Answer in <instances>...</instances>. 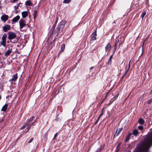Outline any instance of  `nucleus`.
<instances>
[{"label": "nucleus", "mask_w": 152, "mask_h": 152, "mask_svg": "<svg viewBox=\"0 0 152 152\" xmlns=\"http://www.w3.org/2000/svg\"><path fill=\"white\" fill-rule=\"evenodd\" d=\"M150 131L144 140L136 148V152H150L149 149L152 145V129Z\"/></svg>", "instance_id": "1"}, {"label": "nucleus", "mask_w": 152, "mask_h": 152, "mask_svg": "<svg viewBox=\"0 0 152 152\" xmlns=\"http://www.w3.org/2000/svg\"><path fill=\"white\" fill-rule=\"evenodd\" d=\"M66 23L65 20H62L58 25L56 28L54 30V32L57 33V35L61 33Z\"/></svg>", "instance_id": "2"}, {"label": "nucleus", "mask_w": 152, "mask_h": 152, "mask_svg": "<svg viewBox=\"0 0 152 152\" xmlns=\"http://www.w3.org/2000/svg\"><path fill=\"white\" fill-rule=\"evenodd\" d=\"M8 39L10 40L11 42L14 43L18 42V40L17 39L14 41L12 40L13 39H14L17 37L15 33L12 31H9L8 33Z\"/></svg>", "instance_id": "3"}, {"label": "nucleus", "mask_w": 152, "mask_h": 152, "mask_svg": "<svg viewBox=\"0 0 152 152\" xmlns=\"http://www.w3.org/2000/svg\"><path fill=\"white\" fill-rule=\"evenodd\" d=\"M7 35L4 34L1 38V41L0 42V44L3 47H5L6 46V39Z\"/></svg>", "instance_id": "4"}, {"label": "nucleus", "mask_w": 152, "mask_h": 152, "mask_svg": "<svg viewBox=\"0 0 152 152\" xmlns=\"http://www.w3.org/2000/svg\"><path fill=\"white\" fill-rule=\"evenodd\" d=\"M19 28L21 31H23L21 29L26 25V22L24 20L20 19L19 21Z\"/></svg>", "instance_id": "5"}, {"label": "nucleus", "mask_w": 152, "mask_h": 152, "mask_svg": "<svg viewBox=\"0 0 152 152\" xmlns=\"http://www.w3.org/2000/svg\"><path fill=\"white\" fill-rule=\"evenodd\" d=\"M97 35L96 31H94L93 33H92L91 35V38L90 41V43H92V41H93L96 40V36Z\"/></svg>", "instance_id": "6"}, {"label": "nucleus", "mask_w": 152, "mask_h": 152, "mask_svg": "<svg viewBox=\"0 0 152 152\" xmlns=\"http://www.w3.org/2000/svg\"><path fill=\"white\" fill-rule=\"evenodd\" d=\"M10 26L9 25L7 24L3 27V29L5 32H7L10 30Z\"/></svg>", "instance_id": "7"}, {"label": "nucleus", "mask_w": 152, "mask_h": 152, "mask_svg": "<svg viewBox=\"0 0 152 152\" xmlns=\"http://www.w3.org/2000/svg\"><path fill=\"white\" fill-rule=\"evenodd\" d=\"M8 18L9 17L8 15H5L1 16V19L4 23L8 20Z\"/></svg>", "instance_id": "8"}, {"label": "nucleus", "mask_w": 152, "mask_h": 152, "mask_svg": "<svg viewBox=\"0 0 152 152\" xmlns=\"http://www.w3.org/2000/svg\"><path fill=\"white\" fill-rule=\"evenodd\" d=\"M12 52V49L9 48V49L5 53V56L7 57Z\"/></svg>", "instance_id": "9"}, {"label": "nucleus", "mask_w": 152, "mask_h": 152, "mask_svg": "<svg viewBox=\"0 0 152 152\" xmlns=\"http://www.w3.org/2000/svg\"><path fill=\"white\" fill-rule=\"evenodd\" d=\"M111 49V46L110 43H108L105 47V51L106 52H109Z\"/></svg>", "instance_id": "10"}, {"label": "nucleus", "mask_w": 152, "mask_h": 152, "mask_svg": "<svg viewBox=\"0 0 152 152\" xmlns=\"http://www.w3.org/2000/svg\"><path fill=\"white\" fill-rule=\"evenodd\" d=\"M123 129V128H118L116 130L114 136L115 137V136H118L119 134L121 132Z\"/></svg>", "instance_id": "11"}, {"label": "nucleus", "mask_w": 152, "mask_h": 152, "mask_svg": "<svg viewBox=\"0 0 152 152\" xmlns=\"http://www.w3.org/2000/svg\"><path fill=\"white\" fill-rule=\"evenodd\" d=\"M17 74H16L12 76V78L9 80V81L11 82L12 81H15L17 80Z\"/></svg>", "instance_id": "12"}, {"label": "nucleus", "mask_w": 152, "mask_h": 152, "mask_svg": "<svg viewBox=\"0 0 152 152\" xmlns=\"http://www.w3.org/2000/svg\"><path fill=\"white\" fill-rule=\"evenodd\" d=\"M20 17L19 15H17L16 17L14 18L12 20V21L13 22H17L20 19Z\"/></svg>", "instance_id": "13"}, {"label": "nucleus", "mask_w": 152, "mask_h": 152, "mask_svg": "<svg viewBox=\"0 0 152 152\" xmlns=\"http://www.w3.org/2000/svg\"><path fill=\"white\" fill-rule=\"evenodd\" d=\"M21 14L23 18H26L28 15L27 11H23L22 12Z\"/></svg>", "instance_id": "14"}, {"label": "nucleus", "mask_w": 152, "mask_h": 152, "mask_svg": "<svg viewBox=\"0 0 152 152\" xmlns=\"http://www.w3.org/2000/svg\"><path fill=\"white\" fill-rule=\"evenodd\" d=\"M8 105L7 104H5L4 105L1 109V111L5 112L7 108Z\"/></svg>", "instance_id": "15"}, {"label": "nucleus", "mask_w": 152, "mask_h": 152, "mask_svg": "<svg viewBox=\"0 0 152 152\" xmlns=\"http://www.w3.org/2000/svg\"><path fill=\"white\" fill-rule=\"evenodd\" d=\"M132 135L133 134L135 136H137L139 134V132L137 129L134 130L132 133H131Z\"/></svg>", "instance_id": "16"}, {"label": "nucleus", "mask_w": 152, "mask_h": 152, "mask_svg": "<svg viewBox=\"0 0 152 152\" xmlns=\"http://www.w3.org/2000/svg\"><path fill=\"white\" fill-rule=\"evenodd\" d=\"M34 116H32L31 118L29 119L26 122V124L29 125L31 122L34 119Z\"/></svg>", "instance_id": "17"}, {"label": "nucleus", "mask_w": 152, "mask_h": 152, "mask_svg": "<svg viewBox=\"0 0 152 152\" xmlns=\"http://www.w3.org/2000/svg\"><path fill=\"white\" fill-rule=\"evenodd\" d=\"M37 10H34L33 13V15L34 19H35L37 18Z\"/></svg>", "instance_id": "18"}, {"label": "nucleus", "mask_w": 152, "mask_h": 152, "mask_svg": "<svg viewBox=\"0 0 152 152\" xmlns=\"http://www.w3.org/2000/svg\"><path fill=\"white\" fill-rule=\"evenodd\" d=\"M138 122L140 124H143L145 123V121L142 118H140L138 120Z\"/></svg>", "instance_id": "19"}, {"label": "nucleus", "mask_w": 152, "mask_h": 152, "mask_svg": "<svg viewBox=\"0 0 152 152\" xmlns=\"http://www.w3.org/2000/svg\"><path fill=\"white\" fill-rule=\"evenodd\" d=\"M113 54L110 56L109 59V60H108V61L107 62V63L108 65H109L110 64L111 61V59L113 58Z\"/></svg>", "instance_id": "20"}, {"label": "nucleus", "mask_w": 152, "mask_h": 152, "mask_svg": "<svg viewBox=\"0 0 152 152\" xmlns=\"http://www.w3.org/2000/svg\"><path fill=\"white\" fill-rule=\"evenodd\" d=\"M132 135L131 133H129L128 136L126 137V138L125 141L127 142L129 141V140L130 139L131 135Z\"/></svg>", "instance_id": "21"}, {"label": "nucleus", "mask_w": 152, "mask_h": 152, "mask_svg": "<svg viewBox=\"0 0 152 152\" xmlns=\"http://www.w3.org/2000/svg\"><path fill=\"white\" fill-rule=\"evenodd\" d=\"M26 5H28L29 6H31L32 5V4L31 1L29 0L27 1L26 2Z\"/></svg>", "instance_id": "22"}, {"label": "nucleus", "mask_w": 152, "mask_h": 152, "mask_svg": "<svg viewBox=\"0 0 152 152\" xmlns=\"http://www.w3.org/2000/svg\"><path fill=\"white\" fill-rule=\"evenodd\" d=\"M65 45L64 44H63L61 45V50L60 52H63L65 48Z\"/></svg>", "instance_id": "23"}, {"label": "nucleus", "mask_w": 152, "mask_h": 152, "mask_svg": "<svg viewBox=\"0 0 152 152\" xmlns=\"http://www.w3.org/2000/svg\"><path fill=\"white\" fill-rule=\"evenodd\" d=\"M121 145V144L120 143H119L118 144L116 147V148L117 150L115 152H117L119 150Z\"/></svg>", "instance_id": "24"}, {"label": "nucleus", "mask_w": 152, "mask_h": 152, "mask_svg": "<svg viewBox=\"0 0 152 152\" xmlns=\"http://www.w3.org/2000/svg\"><path fill=\"white\" fill-rule=\"evenodd\" d=\"M146 14V12L145 11L142 12V14L141 15V17L142 19L144 17V16Z\"/></svg>", "instance_id": "25"}, {"label": "nucleus", "mask_w": 152, "mask_h": 152, "mask_svg": "<svg viewBox=\"0 0 152 152\" xmlns=\"http://www.w3.org/2000/svg\"><path fill=\"white\" fill-rule=\"evenodd\" d=\"M56 24H53V25L52 26L51 28V29H50V30L52 31H53L54 30V29L56 27Z\"/></svg>", "instance_id": "26"}, {"label": "nucleus", "mask_w": 152, "mask_h": 152, "mask_svg": "<svg viewBox=\"0 0 152 152\" xmlns=\"http://www.w3.org/2000/svg\"><path fill=\"white\" fill-rule=\"evenodd\" d=\"M71 0H64L63 1V3H69Z\"/></svg>", "instance_id": "27"}, {"label": "nucleus", "mask_w": 152, "mask_h": 152, "mask_svg": "<svg viewBox=\"0 0 152 152\" xmlns=\"http://www.w3.org/2000/svg\"><path fill=\"white\" fill-rule=\"evenodd\" d=\"M21 3H19L16 6H15V10H17L18 9L19 7L20 6V4Z\"/></svg>", "instance_id": "28"}, {"label": "nucleus", "mask_w": 152, "mask_h": 152, "mask_svg": "<svg viewBox=\"0 0 152 152\" xmlns=\"http://www.w3.org/2000/svg\"><path fill=\"white\" fill-rule=\"evenodd\" d=\"M28 125L27 124H26V123H25L21 127V129H24L26 126H28Z\"/></svg>", "instance_id": "29"}, {"label": "nucleus", "mask_w": 152, "mask_h": 152, "mask_svg": "<svg viewBox=\"0 0 152 152\" xmlns=\"http://www.w3.org/2000/svg\"><path fill=\"white\" fill-rule=\"evenodd\" d=\"M103 108L102 109V111L101 114H100V115L99 116L98 118L97 119H99H99L100 118H101V117L103 115Z\"/></svg>", "instance_id": "30"}, {"label": "nucleus", "mask_w": 152, "mask_h": 152, "mask_svg": "<svg viewBox=\"0 0 152 152\" xmlns=\"http://www.w3.org/2000/svg\"><path fill=\"white\" fill-rule=\"evenodd\" d=\"M103 108L102 109V111L101 114H100V115L99 116L98 118L97 119H99H99L100 118H101V117L103 115Z\"/></svg>", "instance_id": "31"}, {"label": "nucleus", "mask_w": 152, "mask_h": 152, "mask_svg": "<svg viewBox=\"0 0 152 152\" xmlns=\"http://www.w3.org/2000/svg\"><path fill=\"white\" fill-rule=\"evenodd\" d=\"M118 42H119V41H116L115 42V46H114V49L115 50V49L116 48V46L118 44Z\"/></svg>", "instance_id": "32"}, {"label": "nucleus", "mask_w": 152, "mask_h": 152, "mask_svg": "<svg viewBox=\"0 0 152 152\" xmlns=\"http://www.w3.org/2000/svg\"><path fill=\"white\" fill-rule=\"evenodd\" d=\"M152 102V99H149L148 101V104H151Z\"/></svg>", "instance_id": "33"}, {"label": "nucleus", "mask_w": 152, "mask_h": 152, "mask_svg": "<svg viewBox=\"0 0 152 152\" xmlns=\"http://www.w3.org/2000/svg\"><path fill=\"white\" fill-rule=\"evenodd\" d=\"M138 128L140 130H142L143 129V127L141 126H138Z\"/></svg>", "instance_id": "34"}, {"label": "nucleus", "mask_w": 152, "mask_h": 152, "mask_svg": "<svg viewBox=\"0 0 152 152\" xmlns=\"http://www.w3.org/2000/svg\"><path fill=\"white\" fill-rule=\"evenodd\" d=\"M131 60L129 61V64L128 67V68L127 69H128L129 70V69L130 68V62H131Z\"/></svg>", "instance_id": "35"}, {"label": "nucleus", "mask_w": 152, "mask_h": 152, "mask_svg": "<svg viewBox=\"0 0 152 152\" xmlns=\"http://www.w3.org/2000/svg\"><path fill=\"white\" fill-rule=\"evenodd\" d=\"M58 17H56V21H55V23L54 24L56 25L57 24V23L58 21Z\"/></svg>", "instance_id": "36"}, {"label": "nucleus", "mask_w": 152, "mask_h": 152, "mask_svg": "<svg viewBox=\"0 0 152 152\" xmlns=\"http://www.w3.org/2000/svg\"><path fill=\"white\" fill-rule=\"evenodd\" d=\"M129 70L127 69L126 70V71L125 72V73L124 74V75H123V76H124V77L127 74L128 72V71Z\"/></svg>", "instance_id": "37"}, {"label": "nucleus", "mask_w": 152, "mask_h": 152, "mask_svg": "<svg viewBox=\"0 0 152 152\" xmlns=\"http://www.w3.org/2000/svg\"><path fill=\"white\" fill-rule=\"evenodd\" d=\"M33 138H32L30 139V140L28 141V143H31L33 140Z\"/></svg>", "instance_id": "38"}, {"label": "nucleus", "mask_w": 152, "mask_h": 152, "mask_svg": "<svg viewBox=\"0 0 152 152\" xmlns=\"http://www.w3.org/2000/svg\"><path fill=\"white\" fill-rule=\"evenodd\" d=\"M57 136V132L56 133L55 135H54V137L53 138V140H54L55 138Z\"/></svg>", "instance_id": "39"}, {"label": "nucleus", "mask_w": 152, "mask_h": 152, "mask_svg": "<svg viewBox=\"0 0 152 152\" xmlns=\"http://www.w3.org/2000/svg\"><path fill=\"white\" fill-rule=\"evenodd\" d=\"M28 127L26 129H28V130H29L30 129V128H31V127L29 125H28Z\"/></svg>", "instance_id": "40"}, {"label": "nucleus", "mask_w": 152, "mask_h": 152, "mask_svg": "<svg viewBox=\"0 0 152 152\" xmlns=\"http://www.w3.org/2000/svg\"><path fill=\"white\" fill-rule=\"evenodd\" d=\"M34 123L31 124H29V125L31 127L33 125H34Z\"/></svg>", "instance_id": "41"}, {"label": "nucleus", "mask_w": 152, "mask_h": 152, "mask_svg": "<svg viewBox=\"0 0 152 152\" xmlns=\"http://www.w3.org/2000/svg\"><path fill=\"white\" fill-rule=\"evenodd\" d=\"M119 95V94H118L117 96H116V97L115 98V99L113 100V102L118 97V96Z\"/></svg>", "instance_id": "42"}, {"label": "nucleus", "mask_w": 152, "mask_h": 152, "mask_svg": "<svg viewBox=\"0 0 152 152\" xmlns=\"http://www.w3.org/2000/svg\"><path fill=\"white\" fill-rule=\"evenodd\" d=\"M99 121V119H97V120L95 122V124H96L98 123V122Z\"/></svg>", "instance_id": "43"}, {"label": "nucleus", "mask_w": 152, "mask_h": 152, "mask_svg": "<svg viewBox=\"0 0 152 152\" xmlns=\"http://www.w3.org/2000/svg\"><path fill=\"white\" fill-rule=\"evenodd\" d=\"M28 130V129H26L25 130V131H24V132L25 133H26Z\"/></svg>", "instance_id": "44"}, {"label": "nucleus", "mask_w": 152, "mask_h": 152, "mask_svg": "<svg viewBox=\"0 0 152 152\" xmlns=\"http://www.w3.org/2000/svg\"><path fill=\"white\" fill-rule=\"evenodd\" d=\"M124 76H123V75H122V76L121 77V80H122L123 78H124Z\"/></svg>", "instance_id": "45"}, {"label": "nucleus", "mask_w": 152, "mask_h": 152, "mask_svg": "<svg viewBox=\"0 0 152 152\" xmlns=\"http://www.w3.org/2000/svg\"><path fill=\"white\" fill-rule=\"evenodd\" d=\"M94 67L93 66L91 67L90 68V69L91 70Z\"/></svg>", "instance_id": "46"}, {"label": "nucleus", "mask_w": 152, "mask_h": 152, "mask_svg": "<svg viewBox=\"0 0 152 152\" xmlns=\"http://www.w3.org/2000/svg\"><path fill=\"white\" fill-rule=\"evenodd\" d=\"M123 61H122V62H121V64H122V63H123Z\"/></svg>", "instance_id": "47"}, {"label": "nucleus", "mask_w": 152, "mask_h": 152, "mask_svg": "<svg viewBox=\"0 0 152 152\" xmlns=\"http://www.w3.org/2000/svg\"><path fill=\"white\" fill-rule=\"evenodd\" d=\"M127 68V66H126V68H125V69H126V68Z\"/></svg>", "instance_id": "48"}, {"label": "nucleus", "mask_w": 152, "mask_h": 152, "mask_svg": "<svg viewBox=\"0 0 152 152\" xmlns=\"http://www.w3.org/2000/svg\"><path fill=\"white\" fill-rule=\"evenodd\" d=\"M151 92L152 93V90H151Z\"/></svg>", "instance_id": "49"}, {"label": "nucleus", "mask_w": 152, "mask_h": 152, "mask_svg": "<svg viewBox=\"0 0 152 152\" xmlns=\"http://www.w3.org/2000/svg\"><path fill=\"white\" fill-rule=\"evenodd\" d=\"M1 96L0 95V99H1Z\"/></svg>", "instance_id": "50"}, {"label": "nucleus", "mask_w": 152, "mask_h": 152, "mask_svg": "<svg viewBox=\"0 0 152 152\" xmlns=\"http://www.w3.org/2000/svg\"><path fill=\"white\" fill-rule=\"evenodd\" d=\"M35 121H36L35 120V121H34V123L35 122Z\"/></svg>", "instance_id": "51"}, {"label": "nucleus", "mask_w": 152, "mask_h": 152, "mask_svg": "<svg viewBox=\"0 0 152 152\" xmlns=\"http://www.w3.org/2000/svg\"><path fill=\"white\" fill-rule=\"evenodd\" d=\"M151 124H152V123H151Z\"/></svg>", "instance_id": "52"}]
</instances>
